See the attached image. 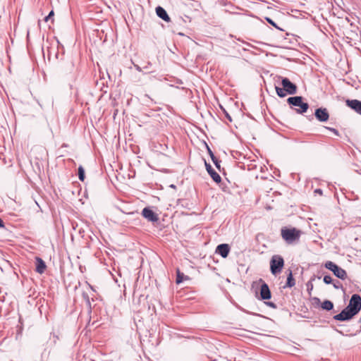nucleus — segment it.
<instances>
[{"mask_svg": "<svg viewBox=\"0 0 361 361\" xmlns=\"http://www.w3.org/2000/svg\"><path fill=\"white\" fill-rule=\"evenodd\" d=\"M265 20L266 21L269 23L270 25H271L272 26H274V27H276L277 30H282V29L281 27H279L276 23L271 19L269 17H265Z\"/></svg>", "mask_w": 361, "mask_h": 361, "instance_id": "b1692460", "label": "nucleus"}, {"mask_svg": "<svg viewBox=\"0 0 361 361\" xmlns=\"http://www.w3.org/2000/svg\"><path fill=\"white\" fill-rule=\"evenodd\" d=\"M207 149H208V152L209 154V156H210V157L212 159V161L214 164L215 166L219 171H221V166H220L221 161L217 157H215V155L214 154V153L212 152V151L210 149V148L208 146H207Z\"/></svg>", "mask_w": 361, "mask_h": 361, "instance_id": "a211bd4d", "label": "nucleus"}, {"mask_svg": "<svg viewBox=\"0 0 361 361\" xmlns=\"http://www.w3.org/2000/svg\"><path fill=\"white\" fill-rule=\"evenodd\" d=\"M82 298L84 299V300L85 301L87 306L88 307L90 310H92L91 302H90V297H89L88 294L85 292H83L82 294Z\"/></svg>", "mask_w": 361, "mask_h": 361, "instance_id": "4be33fe9", "label": "nucleus"}, {"mask_svg": "<svg viewBox=\"0 0 361 361\" xmlns=\"http://www.w3.org/2000/svg\"><path fill=\"white\" fill-rule=\"evenodd\" d=\"M149 66H151V63L150 62H149L147 66H145L144 68L145 69H147Z\"/></svg>", "mask_w": 361, "mask_h": 361, "instance_id": "72a5a7b5", "label": "nucleus"}, {"mask_svg": "<svg viewBox=\"0 0 361 361\" xmlns=\"http://www.w3.org/2000/svg\"><path fill=\"white\" fill-rule=\"evenodd\" d=\"M142 215L152 223L157 222L159 220L158 215L149 207H146L142 209Z\"/></svg>", "mask_w": 361, "mask_h": 361, "instance_id": "1a4fd4ad", "label": "nucleus"}, {"mask_svg": "<svg viewBox=\"0 0 361 361\" xmlns=\"http://www.w3.org/2000/svg\"><path fill=\"white\" fill-rule=\"evenodd\" d=\"M358 322H359V323H361V316H360V319H359Z\"/></svg>", "mask_w": 361, "mask_h": 361, "instance_id": "e433bc0d", "label": "nucleus"}, {"mask_svg": "<svg viewBox=\"0 0 361 361\" xmlns=\"http://www.w3.org/2000/svg\"><path fill=\"white\" fill-rule=\"evenodd\" d=\"M314 192H316V193H319V194L322 195V190H321V189H319V188H317V189H316V190H314Z\"/></svg>", "mask_w": 361, "mask_h": 361, "instance_id": "2f4dec72", "label": "nucleus"}, {"mask_svg": "<svg viewBox=\"0 0 361 361\" xmlns=\"http://www.w3.org/2000/svg\"><path fill=\"white\" fill-rule=\"evenodd\" d=\"M171 188H175V185H171Z\"/></svg>", "mask_w": 361, "mask_h": 361, "instance_id": "4c0bfd02", "label": "nucleus"}, {"mask_svg": "<svg viewBox=\"0 0 361 361\" xmlns=\"http://www.w3.org/2000/svg\"><path fill=\"white\" fill-rule=\"evenodd\" d=\"M205 168L207 173L215 183H220L221 182V178L219 174L212 168L209 164L207 163L206 161Z\"/></svg>", "mask_w": 361, "mask_h": 361, "instance_id": "9b49d317", "label": "nucleus"}, {"mask_svg": "<svg viewBox=\"0 0 361 361\" xmlns=\"http://www.w3.org/2000/svg\"><path fill=\"white\" fill-rule=\"evenodd\" d=\"M281 234L288 244H292L299 240L301 231L295 228L283 227L281 230Z\"/></svg>", "mask_w": 361, "mask_h": 361, "instance_id": "f03ea898", "label": "nucleus"}, {"mask_svg": "<svg viewBox=\"0 0 361 361\" xmlns=\"http://www.w3.org/2000/svg\"><path fill=\"white\" fill-rule=\"evenodd\" d=\"M324 267L327 269L331 271L337 278L341 280H345L347 278L346 271L334 262L331 261H327L324 264Z\"/></svg>", "mask_w": 361, "mask_h": 361, "instance_id": "20e7f679", "label": "nucleus"}, {"mask_svg": "<svg viewBox=\"0 0 361 361\" xmlns=\"http://www.w3.org/2000/svg\"><path fill=\"white\" fill-rule=\"evenodd\" d=\"M295 285V279L293 278L292 271H291V270H289V273H288V276H287L286 283V285L283 286V288H292V287H293Z\"/></svg>", "mask_w": 361, "mask_h": 361, "instance_id": "f3484780", "label": "nucleus"}, {"mask_svg": "<svg viewBox=\"0 0 361 361\" xmlns=\"http://www.w3.org/2000/svg\"><path fill=\"white\" fill-rule=\"evenodd\" d=\"M54 16V12L53 10H51L49 13L48 14V16H47L44 18V20L45 22H48L49 20H51V23L54 22V18H53V16Z\"/></svg>", "mask_w": 361, "mask_h": 361, "instance_id": "393cba45", "label": "nucleus"}, {"mask_svg": "<svg viewBox=\"0 0 361 361\" xmlns=\"http://www.w3.org/2000/svg\"><path fill=\"white\" fill-rule=\"evenodd\" d=\"M284 266L283 258L279 255H273L270 260V271L273 275L280 273Z\"/></svg>", "mask_w": 361, "mask_h": 361, "instance_id": "7ed1b4c3", "label": "nucleus"}, {"mask_svg": "<svg viewBox=\"0 0 361 361\" xmlns=\"http://www.w3.org/2000/svg\"><path fill=\"white\" fill-rule=\"evenodd\" d=\"M315 279H316V276L314 275L311 277L310 280L307 283L306 286H307L308 291H310L312 290V288H313L312 281H314Z\"/></svg>", "mask_w": 361, "mask_h": 361, "instance_id": "5701e85b", "label": "nucleus"}, {"mask_svg": "<svg viewBox=\"0 0 361 361\" xmlns=\"http://www.w3.org/2000/svg\"><path fill=\"white\" fill-rule=\"evenodd\" d=\"M346 307L357 315L361 310V296L358 294L352 295Z\"/></svg>", "mask_w": 361, "mask_h": 361, "instance_id": "39448f33", "label": "nucleus"}, {"mask_svg": "<svg viewBox=\"0 0 361 361\" xmlns=\"http://www.w3.org/2000/svg\"><path fill=\"white\" fill-rule=\"evenodd\" d=\"M345 103L348 107L354 110L357 114L361 115V101L357 99H347Z\"/></svg>", "mask_w": 361, "mask_h": 361, "instance_id": "ddd939ff", "label": "nucleus"}, {"mask_svg": "<svg viewBox=\"0 0 361 361\" xmlns=\"http://www.w3.org/2000/svg\"><path fill=\"white\" fill-rule=\"evenodd\" d=\"M35 260H36V268H35V271L39 273V274H42L44 272L46 268H47V265L44 262V261L39 257H37L35 258Z\"/></svg>", "mask_w": 361, "mask_h": 361, "instance_id": "2eb2a0df", "label": "nucleus"}, {"mask_svg": "<svg viewBox=\"0 0 361 361\" xmlns=\"http://www.w3.org/2000/svg\"><path fill=\"white\" fill-rule=\"evenodd\" d=\"M325 128H326V129L331 131L334 135H336L337 136H340L339 132L336 128H331V127H325Z\"/></svg>", "mask_w": 361, "mask_h": 361, "instance_id": "c85d7f7f", "label": "nucleus"}, {"mask_svg": "<svg viewBox=\"0 0 361 361\" xmlns=\"http://www.w3.org/2000/svg\"><path fill=\"white\" fill-rule=\"evenodd\" d=\"M0 228H4V223L1 217H0Z\"/></svg>", "mask_w": 361, "mask_h": 361, "instance_id": "473e14b6", "label": "nucleus"}, {"mask_svg": "<svg viewBox=\"0 0 361 361\" xmlns=\"http://www.w3.org/2000/svg\"><path fill=\"white\" fill-rule=\"evenodd\" d=\"M334 303L329 300H325L322 302L321 307L326 311H330L334 309Z\"/></svg>", "mask_w": 361, "mask_h": 361, "instance_id": "6ab92c4d", "label": "nucleus"}, {"mask_svg": "<svg viewBox=\"0 0 361 361\" xmlns=\"http://www.w3.org/2000/svg\"><path fill=\"white\" fill-rule=\"evenodd\" d=\"M155 11L159 18H160L161 19L167 23L171 21L169 16L168 15L166 11L163 7L158 6L156 8Z\"/></svg>", "mask_w": 361, "mask_h": 361, "instance_id": "4468645a", "label": "nucleus"}, {"mask_svg": "<svg viewBox=\"0 0 361 361\" xmlns=\"http://www.w3.org/2000/svg\"><path fill=\"white\" fill-rule=\"evenodd\" d=\"M303 99L302 96H294L288 98L287 102L292 109L298 107V109H294L298 114H303L307 112L310 106L308 103L303 102Z\"/></svg>", "mask_w": 361, "mask_h": 361, "instance_id": "f257e3e1", "label": "nucleus"}, {"mask_svg": "<svg viewBox=\"0 0 361 361\" xmlns=\"http://www.w3.org/2000/svg\"><path fill=\"white\" fill-rule=\"evenodd\" d=\"M78 178L80 181L83 182L85 179V169L82 166H79L78 169Z\"/></svg>", "mask_w": 361, "mask_h": 361, "instance_id": "aec40b11", "label": "nucleus"}, {"mask_svg": "<svg viewBox=\"0 0 361 361\" xmlns=\"http://www.w3.org/2000/svg\"><path fill=\"white\" fill-rule=\"evenodd\" d=\"M190 279V278L188 276L185 275L183 272H181L179 269H176V283L177 284L181 283L184 281H188Z\"/></svg>", "mask_w": 361, "mask_h": 361, "instance_id": "dca6fc26", "label": "nucleus"}, {"mask_svg": "<svg viewBox=\"0 0 361 361\" xmlns=\"http://www.w3.org/2000/svg\"><path fill=\"white\" fill-rule=\"evenodd\" d=\"M266 305L270 307H272V308H276V305L275 303H274L273 302H265Z\"/></svg>", "mask_w": 361, "mask_h": 361, "instance_id": "c756f323", "label": "nucleus"}, {"mask_svg": "<svg viewBox=\"0 0 361 361\" xmlns=\"http://www.w3.org/2000/svg\"><path fill=\"white\" fill-rule=\"evenodd\" d=\"M275 89H276V94L277 95L281 97V98H283L286 96L287 93L284 90V88L283 87H279L278 86H276L275 87Z\"/></svg>", "mask_w": 361, "mask_h": 361, "instance_id": "412c9836", "label": "nucleus"}, {"mask_svg": "<svg viewBox=\"0 0 361 361\" xmlns=\"http://www.w3.org/2000/svg\"><path fill=\"white\" fill-rule=\"evenodd\" d=\"M333 284V286L335 289H343V285L342 283L339 281H334L333 280V283H331Z\"/></svg>", "mask_w": 361, "mask_h": 361, "instance_id": "a878e982", "label": "nucleus"}, {"mask_svg": "<svg viewBox=\"0 0 361 361\" xmlns=\"http://www.w3.org/2000/svg\"><path fill=\"white\" fill-rule=\"evenodd\" d=\"M314 300H317L318 302H320V300L317 298H315Z\"/></svg>", "mask_w": 361, "mask_h": 361, "instance_id": "c9c22d12", "label": "nucleus"}, {"mask_svg": "<svg viewBox=\"0 0 361 361\" xmlns=\"http://www.w3.org/2000/svg\"><path fill=\"white\" fill-rule=\"evenodd\" d=\"M221 110L223 111V113L225 116V117L228 120L229 122H231L232 121V118H231V116H230V114L226 111V109L222 106H220Z\"/></svg>", "mask_w": 361, "mask_h": 361, "instance_id": "cd10ccee", "label": "nucleus"}, {"mask_svg": "<svg viewBox=\"0 0 361 361\" xmlns=\"http://www.w3.org/2000/svg\"><path fill=\"white\" fill-rule=\"evenodd\" d=\"M231 247L228 244L222 243L217 245L216 248V253L219 254L223 258H226L230 252Z\"/></svg>", "mask_w": 361, "mask_h": 361, "instance_id": "f8f14e48", "label": "nucleus"}, {"mask_svg": "<svg viewBox=\"0 0 361 361\" xmlns=\"http://www.w3.org/2000/svg\"><path fill=\"white\" fill-rule=\"evenodd\" d=\"M178 35H183V33H181V32L178 33Z\"/></svg>", "mask_w": 361, "mask_h": 361, "instance_id": "58836bf2", "label": "nucleus"}, {"mask_svg": "<svg viewBox=\"0 0 361 361\" xmlns=\"http://www.w3.org/2000/svg\"><path fill=\"white\" fill-rule=\"evenodd\" d=\"M324 283L326 284H331L333 283V279L330 275H325L323 279Z\"/></svg>", "mask_w": 361, "mask_h": 361, "instance_id": "bb28decb", "label": "nucleus"}, {"mask_svg": "<svg viewBox=\"0 0 361 361\" xmlns=\"http://www.w3.org/2000/svg\"><path fill=\"white\" fill-rule=\"evenodd\" d=\"M134 67L135 68L139 71V72H141L142 71V68L140 66H139L137 64H134Z\"/></svg>", "mask_w": 361, "mask_h": 361, "instance_id": "7c9ffc66", "label": "nucleus"}, {"mask_svg": "<svg viewBox=\"0 0 361 361\" xmlns=\"http://www.w3.org/2000/svg\"><path fill=\"white\" fill-rule=\"evenodd\" d=\"M314 116L319 122H326L329 118V114L326 108L319 107L314 111Z\"/></svg>", "mask_w": 361, "mask_h": 361, "instance_id": "9d476101", "label": "nucleus"}, {"mask_svg": "<svg viewBox=\"0 0 361 361\" xmlns=\"http://www.w3.org/2000/svg\"><path fill=\"white\" fill-rule=\"evenodd\" d=\"M281 85L288 94H295L297 92V86L288 78H281Z\"/></svg>", "mask_w": 361, "mask_h": 361, "instance_id": "0eeeda50", "label": "nucleus"}, {"mask_svg": "<svg viewBox=\"0 0 361 361\" xmlns=\"http://www.w3.org/2000/svg\"><path fill=\"white\" fill-rule=\"evenodd\" d=\"M260 282L262 283V284L260 285V296L259 298L262 300H269L271 298V293L268 284L262 279H260Z\"/></svg>", "mask_w": 361, "mask_h": 361, "instance_id": "6e6552de", "label": "nucleus"}, {"mask_svg": "<svg viewBox=\"0 0 361 361\" xmlns=\"http://www.w3.org/2000/svg\"><path fill=\"white\" fill-rule=\"evenodd\" d=\"M356 314L345 307L340 313L335 314L333 319L339 322H348L352 319Z\"/></svg>", "mask_w": 361, "mask_h": 361, "instance_id": "423d86ee", "label": "nucleus"}, {"mask_svg": "<svg viewBox=\"0 0 361 361\" xmlns=\"http://www.w3.org/2000/svg\"><path fill=\"white\" fill-rule=\"evenodd\" d=\"M88 286H90V288L93 291H95V290H94V288H93L91 285L88 284Z\"/></svg>", "mask_w": 361, "mask_h": 361, "instance_id": "f704fd0d", "label": "nucleus"}]
</instances>
